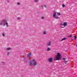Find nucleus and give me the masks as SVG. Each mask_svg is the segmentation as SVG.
<instances>
[{
    "instance_id": "5",
    "label": "nucleus",
    "mask_w": 77,
    "mask_h": 77,
    "mask_svg": "<svg viewBox=\"0 0 77 77\" xmlns=\"http://www.w3.org/2000/svg\"><path fill=\"white\" fill-rule=\"evenodd\" d=\"M66 25H67V23H66V22H64L63 24V26H66Z\"/></svg>"
},
{
    "instance_id": "15",
    "label": "nucleus",
    "mask_w": 77,
    "mask_h": 77,
    "mask_svg": "<svg viewBox=\"0 0 77 77\" xmlns=\"http://www.w3.org/2000/svg\"><path fill=\"white\" fill-rule=\"evenodd\" d=\"M7 49L8 50H11V48H7Z\"/></svg>"
},
{
    "instance_id": "9",
    "label": "nucleus",
    "mask_w": 77,
    "mask_h": 77,
    "mask_svg": "<svg viewBox=\"0 0 77 77\" xmlns=\"http://www.w3.org/2000/svg\"><path fill=\"white\" fill-rule=\"evenodd\" d=\"M2 23L3 25V26H5V24H6V23H5V22H4L3 21L2 22Z\"/></svg>"
},
{
    "instance_id": "34",
    "label": "nucleus",
    "mask_w": 77,
    "mask_h": 77,
    "mask_svg": "<svg viewBox=\"0 0 77 77\" xmlns=\"http://www.w3.org/2000/svg\"><path fill=\"white\" fill-rule=\"evenodd\" d=\"M75 39H76V38H75Z\"/></svg>"
},
{
    "instance_id": "26",
    "label": "nucleus",
    "mask_w": 77,
    "mask_h": 77,
    "mask_svg": "<svg viewBox=\"0 0 77 77\" xmlns=\"http://www.w3.org/2000/svg\"><path fill=\"white\" fill-rule=\"evenodd\" d=\"M66 59H65V58H63V60H66Z\"/></svg>"
},
{
    "instance_id": "1",
    "label": "nucleus",
    "mask_w": 77,
    "mask_h": 77,
    "mask_svg": "<svg viewBox=\"0 0 77 77\" xmlns=\"http://www.w3.org/2000/svg\"><path fill=\"white\" fill-rule=\"evenodd\" d=\"M54 60H61V57L60 53H58L57 55H55L54 57Z\"/></svg>"
},
{
    "instance_id": "31",
    "label": "nucleus",
    "mask_w": 77,
    "mask_h": 77,
    "mask_svg": "<svg viewBox=\"0 0 77 77\" xmlns=\"http://www.w3.org/2000/svg\"><path fill=\"white\" fill-rule=\"evenodd\" d=\"M68 62V61H66V62Z\"/></svg>"
},
{
    "instance_id": "10",
    "label": "nucleus",
    "mask_w": 77,
    "mask_h": 77,
    "mask_svg": "<svg viewBox=\"0 0 77 77\" xmlns=\"http://www.w3.org/2000/svg\"><path fill=\"white\" fill-rule=\"evenodd\" d=\"M32 62L31 61H30L29 62V65H30V66H31V65H32Z\"/></svg>"
},
{
    "instance_id": "21",
    "label": "nucleus",
    "mask_w": 77,
    "mask_h": 77,
    "mask_svg": "<svg viewBox=\"0 0 77 77\" xmlns=\"http://www.w3.org/2000/svg\"><path fill=\"white\" fill-rule=\"evenodd\" d=\"M20 17H17V20H20Z\"/></svg>"
},
{
    "instance_id": "3",
    "label": "nucleus",
    "mask_w": 77,
    "mask_h": 77,
    "mask_svg": "<svg viewBox=\"0 0 77 77\" xmlns=\"http://www.w3.org/2000/svg\"><path fill=\"white\" fill-rule=\"evenodd\" d=\"M31 55V53H28V55H27V57H29V58H30V55Z\"/></svg>"
},
{
    "instance_id": "23",
    "label": "nucleus",
    "mask_w": 77,
    "mask_h": 77,
    "mask_svg": "<svg viewBox=\"0 0 77 77\" xmlns=\"http://www.w3.org/2000/svg\"><path fill=\"white\" fill-rule=\"evenodd\" d=\"M31 61L32 62H35V60H32Z\"/></svg>"
},
{
    "instance_id": "12",
    "label": "nucleus",
    "mask_w": 77,
    "mask_h": 77,
    "mask_svg": "<svg viewBox=\"0 0 77 77\" xmlns=\"http://www.w3.org/2000/svg\"><path fill=\"white\" fill-rule=\"evenodd\" d=\"M57 15H58L59 16H60V13H57Z\"/></svg>"
},
{
    "instance_id": "2",
    "label": "nucleus",
    "mask_w": 77,
    "mask_h": 77,
    "mask_svg": "<svg viewBox=\"0 0 77 77\" xmlns=\"http://www.w3.org/2000/svg\"><path fill=\"white\" fill-rule=\"evenodd\" d=\"M48 61H49V62H52V61H53V59H52V58L51 57L49 58L48 59Z\"/></svg>"
},
{
    "instance_id": "19",
    "label": "nucleus",
    "mask_w": 77,
    "mask_h": 77,
    "mask_svg": "<svg viewBox=\"0 0 77 77\" xmlns=\"http://www.w3.org/2000/svg\"><path fill=\"white\" fill-rule=\"evenodd\" d=\"M44 35H45L46 34V32H45V31H44L43 32Z\"/></svg>"
},
{
    "instance_id": "20",
    "label": "nucleus",
    "mask_w": 77,
    "mask_h": 77,
    "mask_svg": "<svg viewBox=\"0 0 77 77\" xmlns=\"http://www.w3.org/2000/svg\"><path fill=\"white\" fill-rule=\"evenodd\" d=\"M44 17H41V18L42 20H44Z\"/></svg>"
},
{
    "instance_id": "28",
    "label": "nucleus",
    "mask_w": 77,
    "mask_h": 77,
    "mask_svg": "<svg viewBox=\"0 0 77 77\" xmlns=\"http://www.w3.org/2000/svg\"><path fill=\"white\" fill-rule=\"evenodd\" d=\"M74 38L75 39H76V38H77V36H74Z\"/></svg>"
},
{
    "instance_id": "25",
    "label": "nucleus",
    "mask_w": 77,
    "mask_h": 77,
    "mask_svg": "<svg viewBox=\"0 0 77 77\" xmlns=\"http://www.w3.org/2000/svg\"><path fill=\"white\" fill-rule=\"evenodd\" d=\"M9 52H7V56H9Z\"/></svg>"
},
{
    "instance_id": "30",
    "label": "nucleus",
    "mask_w": 77,
    "mask_h": 77,
    "mask_svg": "<svg viewBox=\"0 0 77 77\" xmlns=\"http://www.w3.org/2000/svg\"><path fill=\"white\" fill-rule=\"evenodd\" d=\"M44 6L45 8H46V5H45Z\"/></svg>"
},
{
    "instance_id": "13",
    "label": "nucleus",
    "mask_w": 77,
    "mask_h": 77,
    "mask_svg": "<svg viewBox=\"0 0 77 77\" xmlns=\"http://www.w3.org/2000/svg\"><path fill=\"white\" fill-rule=\"evenodd\" d=\"M50 50V48H47V51H49V50Z\"/></svg>"
},
{
    "instance_id": "14",
    "label": "nucleus",
    "mask_w": 77,
    "mask_h": 77,
    "mask_svg": "<svg viewBox=\"0 0 77 77\" xmlns=\"http://www.w3.org/2000/svg\"><path fill=\"white\" fill-rule=\"evenodd\" d=\"M34 1L36 3H37V2H38V0H35Z\"/></svg>"
},
{
    "instance_id": "4",
    "label": "nucleus",
    "mask_w": 77,
    "mask_h": 77,
    "mask_svg": "<svg viewBox=\"0 0 77 77\" xmlns=\"http://www.w3.org/2000/svg\"><path fill=\"white\" fill-rule=\"evenodd\" d=\"M33 66H36V65H37L36 62H34L33 63Z\"/></svg>"
},
{
    "instance_id": "33",
    "label": "nucleus",
    "mask_w": 77,
    "mask_h": 77,
    "mask_svg": "<svg viewBox=\"0 0 77 77\" xmlns=\"http://www.w3.org/2000/svg\"><path fill=\"white\" fill-rule=\"evenodd\" d=\"M43 7H44V6H43L42 7V8H43Z\"/></svg>"
},
{
    "instance_id": "24",
    "label": "nucleus",
    "mask_w": 77,
    "mask_h": 77,
    "mask_svg": "<svg viewBox=\"0 0 77 77\" xmlns=\"http://www.w3.org/2000/svg\"><path fill=\"white\" fill-rule=\"evenodd\" d=\"M61 26H63V23H61Z\"/></svg>"
},
{
    "instance_id": "11",
    "label": "nucleus",
    "mask_w": 77,
    "mask_h": 77,
    "mask_svg": "<svg viewBox=\"0 0 77 77\" xmlns=\"http://www.w3.org/2000/svg\"><path fill=\"white\" fill-rule=\"evenodd\" d=\"M65 6V5L64 4H63L62 5V7H63V8H64Z\"/></svg>"
},
{
    "instance_id": "6",
    "label": "nucleus",
    "mask_w": 77,
    "mask_h": 77,
    "mask_svg": "<svg viewBox=\"0 0 77 77\" xmlns=\"http://www.w3.org/2000/svg\"><path fill=\"white\" fill-rule=\"evenodd\" d=\"M56 13H54V15H53V17L54 18H55V17H56Z\"/></svg>"
},
{
    "instance_id": "32",
    "label": "nucleus",
    "mask_w": 77,
    "mask_h": 77,
    "mask_svg": "<svg viewBox=\"0 0 77 77\" xmlns=\"http://www.w3.org/2000/svg\"><path fill=\"white\" fill-rule=\"evenodd\" d=\"M72 41H74V40L73 39H72Z\"/></svg>"
},
{
    "instance_id": "27",
    "label": "nucleus",
    "mask_w": 77,
    "mask_h": 77,
    "mask_svg": "<svg viewBox=\"0 0 77 77\" xmlns=\"http://www.w3.org/2000/svg\"><path fill=\"white\" fill-rule=\"evenodd\" d=\"M17 5H20V3H19V2H18L17 3Z\"/></svg>"
},
{
    "instance_id": "35",
    "label": "nucleus",
    "mask_w": 77,
    "mask_h": 77,
    "mask_svg": "<svg viewBox=\"0 0 77 77\" xmlns=\"http://www.w3.org/2000/svg\"><path fill=\"white\" fill-rule=\"evenodd\" d=\"M76 47H77V45H76Z\"/></svg>"
},
{
    "instance_id": "16",
    "label": "nucleus",
    "mask_w": 77,
    "mask_h": 77,
    "mask_svg": "<svg viewBox=\"0 0 77 77\" xmlns=\"http://www.w3.org/2000/svg\"><path fill=\"white\" fill-rule=\"evenodd\" d=\"M55 18L56 19H59V17H55Z\"/></svg>"
},
{
    "instance_id": "18",
    "label": "nucleus",
    "mask_w": 77,
    "mask_h": 77,
    "mask_svg": "<svg viewBox=\"0 0 77 77\" xmlns=\"http://www.w3.org/2000/svg\"><path fill=\"white\" fill-rule=\"evenodd\" d=\"M6 25L7 26H8V23H6Z\"/></svg>"
},
{
    "instance_id": "8",
    "label": "nucleus",
    "mask_w": 77,
    "mask_h": 77,
    "mask_svg": "<svg viewBox=\"0 0 77 77\" xmlns=\"http://www.w3.org/2000/svg\"><path fill=\"white\" fill-rule=\"evenodd\" d=\"M47 45L49 46V45H51V42H50L49 43H48L47 44Z\"/></svg>"
},
{
    "instance_id": "22",
    "label": "nucleus",
    "mask_w": 77,
    "mask_h": 77,
    "mask_svg": "<svg viewBox=\"0 0 77 77\" xmlns=\"http://www.w3.org/2000/svg\"><path fill=\"white\" fill-rule=\"evenodd\" d=\"M72 35H70V36H69L68 37H69V38H71V37H72Z\"/></svg>"
},
{
    "instance_id": "7",
    "label": "nucleus",
    "mask_w": 77,
    "mask_h": 77,
    "mask_svg": "<svg viewBox=\"0 0 77 77\" xmlns=\"http://www.w3.org/2000/svg\"><path fill=\"white\" fill-rule=\"evenodd\" d=\"M66 39V38H63V39H62L61 40V41H65V40Z\"/></svg>"
},
{
    "instance_id": "29",
    "label": "nucleus",
    "mask_w": 77,
    "mask_h": 77,
    "mask_svg": "<svg viewBox=\"0 0 77 77\" xmlns=\"http://www.w3.org/2000/svg\"><path fill=\"white\" fill-rule=\"evenodd\" d=\"M3 23H0V25H2Z\"/></svg>"
},
{
    "instance_id": "17",
    "label": "nucleus",
    "mask_w": 77,
    "mask_h": 77,
    "mask_svg": "<svg viewBox=\"0 0 77 77\" xmlns=\"http://www.w3.org/2000/svg\"><path fill=\"white\" fill-rule=\"evenodd\" d=\"M2 36L4 37V36H5V34L4 33H2Z\"/></svg>"
}]
</instances>
